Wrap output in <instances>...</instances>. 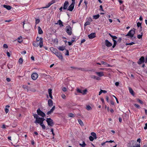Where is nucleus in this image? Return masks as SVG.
Instances as JSON below:
<instances>
[{
    "mask_svg": "<svg viewBox=\"0 0 147 147\" xmlns=\"http://www.w3.org/2000/svg\"><path fill=\"white\" fill-rule=\"evenodd\" d=\"M54 53L59 59L61 60L63 59V57L62 54L60 52L55 51V52Z\"/></svg>",
    "mask_w": 147,
    "mask_h": 147,
    "instance_id": "nucleus-6",
    "label": "nucleus"
},
{
    "mask_svg": "<svg viewBox=\"0 0 147 147\" xmlns=\"http://www.w3.org/2000/svg\"><path fill=\"white\" fill-rule=\"evenodd\" d=\"M65 30L66 32L70 36L72 34V28L70 25H68L67 26L65 27Z\"/></svg>",
    "mask_w": 147,
    "mask_h": 147,
    "instance_id": "nucleus-3",
    "label": "nucleus"
},
{
    "mask_svg": "<svg viewBox=\"0 0 147 147\" xmlns=\"http://www.w3.org/2000/svg\"><path fill=\"white\" fill-rule=\"evenodd\" d=\"M38 33L39 34H41L43 33V31L40 26L38 27Z\"/></svg>",
    "mask_w": 147,
    "mask_h": 147,
    "instance_id": "nucleus-23",
    "label": "nucleus"
},
{
    "mask_svg": "<svg viewBox=\"0 0 147 147\" xmlns=\"http://www.w3.org/2000/svg\"><path fill=\"white\" fill-rule=\"evenodd\" d=\"M145 61V59L144 57L143 56L141 57L139 59V61L138 62V64L140 65L142 63H144Z\"/></svg>",
    "mask_w": 147,
    "mask_h": 147,
    "instance_id": "nucleus-10",
    "label": "nucleus"
},
{
    "mask_svg": "<svg viewBox=\"0 0 147 147\" xmlns=\"http://www.w3.org/2000/svg\"><path fill=\"white\" fill-rule=\"evenodd\" d=\"M38 76V74L36 72L33 73L31 75V78L33 80H36Z\"/></svg>",
    "mask_w": 147,
    "mask_h": 147,
    "instance_id": "nucleus-8",
    "label": "nucleus"
},
{
    "mask_svg": "<svg viewBox=\"0 0 147 147\" xmlns=\"http://www.w3.org/2000/svg\"><path fill=\"white\" fill-rule=\"evenodd\" d=\"M134 44H135V43H134V42H131L129 43H126V45H133Z\"/></svg>",
    "mask_w": 147,
    "mask_h": 147,
    "instance_id": "nucleus-44",
    "label": "nucleus"
},
{
    "mask_svg": "<svg viewBox=\"0 0 147 147\" xmlns=\"http://www.w3.org/2000/svg\"><path fill=\"white\" fill-rule=\"evenodd\" d=\"M40 20L38 19H36V20L35 24H38L40 22Z\"/></svg>",
    "mask_w": 147,
    "mask_h": 147,
    "instance_id": "nucleus-41",
    "label": "nucleus"
},
{
    "mask_svg": "<svg viewBox=\"0 0 147 147\" xmlns=\"http://www.w3.org/2000/svg\"><path fill=\"white\" fill-rule=\"evenodd\" d=\"M51 3V5H52L53 4L55 3V1L54 0H53L51 2H50Z\"/></svg>",
    "mask_w": 147,
    "mask_h": 147,
    "instance_id": "nucleus-58",
    "label": "nucleus"
},
{
    "mask_svg": "<svg viewBox=\"0 0 147 147\" xmlns=\"http://www.w3.org/2000/svg\"><path fill=\"white\" fill-rule=\"evenodd\" d=\"M57 49L61 51H63L65 49V47L64 46H59Z\"/></svg>",
    "mask_w": 147,
    "mask_h": 147,
    "instance_id": "nucleus-15",
    "label": "nucleus"
},
{
    "mask_svg": "<svg viewBox=\"0 0 147 147\" xmlns=\"http://www.w3.org/2000/svg\"><path fill=\"white\" fill-rule=\"evenodd\" d=\"M48 103L49 106L51 107L53 105V101L51 99H49L48 101Z\"/></svg>",
    "mask_w": 147,
    "mask_h": 147,
    "instance_id": "nucleus-16",
    "label": "nucleus"
},
{
    "mask_svg": "<svg viewBox=\"0 0 147 147\" xmlns=\"http://www.w3.org/2000/svg\"><path fill=\"white\" fill-rule=\"evenodd\" d=\"M135 33V31L134 30L131 29L128 32L127 34L125 35V36H129L131 38L133 37V38H136V37L134 36V35Z\"/></svg>",
    "mask_w": 147,
    "mask_h": 147,
    "instance_id": "nucleus-2",
    "label": "nucleus"
},
{
    "mask_svg": "<svg viewBox=\"0 0 147 147\" xmlns=\"http://www.w3.org/2000/svg\"><path fill=\"white\" fill-rule=\"evenodd\" d=\"M19 63L21 64H22L23 62V60L22 58H20L19 59L18 61Z\"/></svg>",
    "mask_w": 147,
    "mask_h": 147,
    "instance_id": "nucleus-31",
    "label": "nucleus"
},
{
    "mask_svg": "<svg viewBox=\"0 0 147 147\" xmlns=\"http://www.w3.org/2000/svg\"><path fill=\"white\" fill-rule=\"evenodd\" d=\"M50 50L51 51H54L55 52V51H56V50H55V49L53 47H51L50 48Z\"/></svg>",
    "mask_w": 147,
    "mask_h": 147,
    "instance_id": "nucleus-56",
    "label": "nucleus"
},
{
    "mask_svg": "<svg viewBox=\"0 0 147 147\" xmlns=\"http://www.w3.org/2000/svg\"><path fill=\"white\" fill-rule=\"evenodd\" d=\"M113 96L115 99V100H116V102H117V103H118L119 102V101L118 100L117 98L114 95H113Z\"/></svg>",
    "mask_w": 147,
    "mask_h": 147,
    "instance_id": "nucleus-52",
    "label": "nucleus"
},
{
    "mask_svg": "<svg viewBox=\"0 0 147 147\" xmlns=\"http://www.w3.org/2000/svg\"><path fill=\"white\" fill-rule=\"evenodd\" d=\"M69 5V2L68 1H65L64 3L63 7V9L64 10H66L68 9V7Z\"/></svg>",
    "mask_w": 147,
    "mask_h": 147,
    "instance_id": "nucleus-9",
    "label": "nucleus"
},
{
    "mask_svg": "<svg viewBox=\"0 0 147 147\" xmlns=\"http://www.w3.org/2000/svg\"><path fill=\"white\" fill-rule=\"evenodd\" d=\"M141 23H140V22H138L137 24V26L138 27H140L141 28Z\"/></svg>",
    "mask_w": 147,
    "mask_h": 147,
    "instance_id": "nucleus-35",
    "label": "nucleus"
},
{
    "mask_svg": "<svg viewBox=\"0 0 147 147\" xmlns=\"http://www.w3.org/2000/svg\"><path fill=\"white\" fill-rule=\"evenodd\" d=\"M86 109L88 110H89L92 109L91 107L89 105H88L86 106Z\"/></svg>",
    "mask_w": 147,
    "mask_h": 147,
    "instance_id": "nucleus-42",
    "label": "nucleus"
},
{
    "mask_svg": "<svg viewBox=\"0 0 147 147\" xmlns=\"http://www.w3.org/2000/svg\"><path fill=\"white\" fill-rule=\"evenodd\" d=\"M9 111V109L7 108H6L5 109V112L6 113H7Z\"/></svg>",
    "mask_w": 147,
    "mask_h": 147,
    "instance_id": "nucleus-55",
    "label": "nucleus"
},
{
    "mask_svg": "<svg viewBox=\"0 0 147 147\" xmlns=\"http://www.w3.org/2000/svg\"><path fill=\"white\" fill-rule=\"evenodd\" d=\"M104 72L103 71H100L99 72H96V74L98 76L100 77H102L104 76Z\"/></svg>",
    "mask_w": 147,
    "mask_h": 147,
    "instance_id": "nucleus-17",
    "label": "nucleus"
},
{
    "mask_svg": "<svg viewBox=\"0 0 147 147\" xmlns=\"http://www.w3.org/2000/svg\"><path fill=\"white\" fill-rule=\"evenodd\" d=\"M58 24L60 27H61L63 26L62 22L60 20H58L57 23H56V24Z\"/></svg>",
    "mask_w": 147,
    "mask_h": 147,
    "instance_id": "nucleus-18",
    "label": "nucleus"
},
{
    "mask_svg": "<svg viewBox=\"0 0 147 147\" xmlns=\"http://www.w3.org/2000/svg\"><path fill=\"white\" fill-rule=\"evenodd\" d=\"M52 89H48V91L49 94H52Z\"/></svg>",
    "mask_w": 147,
    "mask_h": 147,
    "instance_id": "nucleus-51",
    "label": "nucleus"
},
{
    "mask_svg": "<svg viewBox=\"0 0 147 147\" xmlns=\"http://www.w3.org/2000/svg\"><path fill=\"white\" fill-rule=\"evenodd\" d=\"M37 114L41 116H42V117H45L46 115L39 108H38L37 110Z\"/></svg>",
    "mask_w": 147,
    "mask_h": 147,
    "instance_id": "nucleus-7",
    "label": "nucleus"
},
{
    "mask_svg": "<svg viewBox=\"0 0 147 147\" xmlns=\"http://www.w3.org/2000/svg\"><path fill=\"white\" fill-rule=\"evenodd\" d=\"M105 44L108 47H110L112 45V43L107 39L105 40Z\"/></svg>",
    "mask_w": 147,
    "mask_h": 147,
    "instance_id": "nucleus-11",
    "label": "nucleus"
},
{
    "mask_svg": "<svg viewBox=\"0 0 147 147\" xmlns=\"http://www.w3.org/2000/svg\"><path fill=\"white\" fill-rule=\"evenodd\" d=\"M41 126L42 127V128L43 129H45L46 128V127L45 126L43 125H42Z\"/></svg>",
    "mask_w": 147,
    "mask_h": 147,
    "instance_id": "nucleus-61",
    "label": "nucleus"
},
{
    "mask_svg": "<svg viewBox=\"0 0 147 147\" xmlns=\"http://www.w3.org/2000/svg\"><path fill=\"white\" fill-rule=\"evenodd\" d=\"M87 91V90L86 89H85L83 90L82 93L83 94H86V92Z\"/></svg>",
    "mask_w": 147,
    "mask_h": 147,
    "instance_id": "nucleus-50",
    "label": "nucleus"
},
{
    "mask_svg": "<svg viewBox=\"0 0 147 147\" xmlns=\"http://www.w3.org/2000/svg\"><path fill=\"white\" fill-rule=\"evenodd\" d=\"M91 135L94 137L95 139H96L97 138L96 134L94 132H92L91 133Z\"/></svg>",
    "mask_w": 147,
    "mask_h": 147,
    "instance_id": "nucleus-27",
    "label": "nucleus"
},
{
    "mask_svg": "<svg viewBox=\"0 0 147 147\" xmlns=\"http://www.w3.org/2000/svg\"><path fill=\"white\" fill-rule=\"evenodd\" d=\"M66 53L65 54V55L68 56L69 55V52L68 50L65 49Z\"/></svg>",
    "mask_w": 147,
    "mask_h": 147,
    "instance_id": "nucleus-46",
    "label": "nucleus"
},
{
    "mask_svg": "<svg viewBox=\"0 0 147 147\" xmlns=\"http://www.w3.org/2000/svg\"><path fill=\"white\" fill-rule=\"evenodd\" d=\"M90 22L87 21L84 24V26H86L87 25H89L90 24Z\"/></svg>",
    "mask_w": 147,
    "mask_h": 147,
    "instance_id": "nucleus-38",
    "label": "nucleus"
},
{
    "mask_svg": "<svg viewBox=\"0 0 147 147\" xmlns=\"http://www.w3.org/2000/svg\"><path fill=\"white\" fill-rule=\"evenodd\" d=\"M51 3L49 2L47 5L45 7H43L42 8L44 9V8H47L49 7L51 5Z\"/></svg>",
    "mask_w": 147,
    "mask_h": 147,
    "instance_id": "nucleus-29",
    "label": "nucleus"
},
{
    "mask_svg": "<svg viewBox=\"0 0 147 147\" xmlns=\"http://www.w3.org/2000/svg\"><path fill=\"white\" fill-rule=\"evenodd\" d=\"M100 11H104V10L103 9V8H102V5H100Z\"/></svg>",
    "mask_w": 147,
    "mask_h": 147,
    "instance_id": "nucleus-49",
    "label": "nucleus"
},
{
    "mask_svg": "<svg viewBox=\"0 0 147 147\" xmlns=\"http://www.w3.org/2000/svg\"><path fill=\"white\" fill-rule=\"evenodd\" d=\"M78 121L79 124L81 125H84V123L81 120V119H79L78 120Z\"/></svg>",
    "mask_w": 147,
    "mask_h": 147,
    "instance_id": "nucleus-33",
    "label": "nucleus"
},
{
    "mask_svg": "<svg viewBox=\"0 0 147 147\" xmlns=\"http://www.w3.org/2000/svg\"><path fill=\"white\" fill-rule=\"evenodd\" d=\"M55 109V106H54L49 111H48L47 113V114L48 115H49L51 113H52L53 111Z\"/></svg>",
    "mask_w": 147,
    "mask_h": 147,
    "instance_id": "nucleus-14",
    "label": "nucleus"
},
{
    "mask_svg": "<svg viewBox=\"0 0 147 147\" xmlns=\"http://www.w3.org/2000/svg\"><path fill=\"white\" fill-rule=\"evenodd\" d=\"M6 80L8 82H9L11 81V80L9 78H6Z\"/></svg>",
    "mask_w": 147,
    "mask_h": 147,
    "instance_id": "nucleus-63",
    "label": "nucleus"
},
{
    "mask_svg": "<svg viewBox=\"0 0 147 147\" xmlns=\"http://www.w3.org/2000/svg\"><path fill=\"white\" fill-rule=\"evenodd\" d=\"M121 40H122L121 38L120 37L119 38L117 42L120 43L121 42Z\"/></svg>",
    "mask_w": 147,
    "mask_h": 147,
    "instance_id": "nucleus-57",
    "label": "nucleus"
},
{
    "mask_svg": "<svg viewBox=\"0 0 147 147\" xmlns=\"http://www.w3.org/2000/svg\"><path fill=\"white\" fill-rule=\"evenodd\" d=\"M113 45L112 46V47L113 48H114L116 46L117 44V41L115 40H113Z\"/></svg>",
    "mask_w": 147,
    "mask_h": 147,
    "instance_id": "nucleus-30",
    "label": "nucleus"
},
{
    "mask_svg": "<svg viewBox=\"0 0 147 147\" xmlns=\"http://www.w3.org/2000/svg\"><path fill=\"white\" fill-rule=\"evenodd\" d=\"M134 106L138 109H140L141 108L140 106L138 104H134Z\"/></svg>",
    "mask_w": 147,
    "mask_h": 147,
    "instance_id": "nucleus-34",
    "label": "nucleus"
},
{
    "mask_svg": "<svg viewBox=\"0 0 147 147\" xmlns=\"http://www.w3.org/2000/svg\"><path fill=\"white\" fill-rule=\"evenodd\" d=\"M76 91L77 92L79 93H82V90L78 88H77L76 89Z\"/></svg>",
    "mask_w": 147,
    "mask_h": 147,
    "instance_id": "nucleus-40",
    "label": "nucleus"
},
{
    "mask_svg": "<svg viewBox=\"0 0 147 147\" xmlns=\"http://www.w3.org/2000/svg\"><path fill=\"white\" fill-rule=\"evenodd\" d=\"M100 17L99 14H98L97 15H94L93 16V18L95 19H98Z\"/></svg>",
    "mask_w": 147,
    "mask_h": 147,
    "instance_id": "nucleus-28",
    "label": "nucleus"
},
{
    "mask_svg": "<svg viewBox=\"0 0 147 147\" xmlns=\"http://www.w3.org/2000/svg\"><path fill=\"white\" fill-rule=\"evenodd\" d=\"M94 139H95L94 138L91 136H90L89 137V139L91 141H92L94 140Z\"/></svg>",
    "mask_w": 147,
    "mask_h": 147,
    "instance_id": "nucleus-37",
    "label": "nucleus"
},
{
    "mask_svg": "<svg viewBox=\"0 0 147 147\" xmlns=\"http://www.w3.org/2000/svg\"><path fill=\"white\" fill-rule=\"evenodd\" d=\"M142 34L141 35L139 34L138 35L137 37L138 39H140L142 38Z\"/></svg>",
    "mask_w": 147,
    "mask_h": 147,
    "instance_id": "nucleus-48",
    "label": "nucleus"
},
{
    "mask_svg": "<svg viewBox=\"0 0 147 147\" xmlns=\"http://www.w3.org/2000/svg\"><path fill=\"white\" fill-rule=\"evenodd\" d=\"M62 90L64 92H66L67 91V89L65 87H63L62 89Z\"/></svg>",
    "mask_w": 147,
    "mask_h": 147,
    "instance_id": "nucleus-54",
    "label": "nucleus"
},
{
    "mask_svg": "<svg viewBox=\"0 0 147 147\" xmlns=\"http://www.w3.org/2000/svg\"><path fill=\"white\" fill-rule=\"evenodd\" d=\"M22 38V37L21 36H20V37H19L18 38V42L19 43H21L22 41V40L21 38Z\"/></svg>",
    "mask_w": 147,
    "mask_h": 147,
    "instance_id": "nucleus-32",
    "label": "nucleus"
},
{
    "mask_svg": "<svg viewBox=\"0 0 147 147\" xmlns=\"http://www.w3.org/2000/svg\"><path fill=\"white\" fill-rule=\"evenodd\" d=\"M40 76L43 77H45L47 75L45 73H41L40 74Z\"/></svg>",
    "mask_w": 147,
    "mask_h": 147,
    "instance_id": "nucleus-36",
    "label": "nucleus"
},
{
    "mask_svg": "<svg viewBox=\"0 0 147 147\" xmlns=\"http://www.w3.org/2000/svg\"><path fill=\"white\" fill-rule=\"evenodd\" d=\"M43 39L42 38H40L39 39V41L35 43H33V45L35 47H38L39 46L40 48L42 47L43 46Z\"/></svg>",
    "mask_w": 147,
    "mask_h": 147,
    "instance_id": "nucleus-1",
    "label": "nucleus"
},
{
    "mask_svg": "<svg viewBox=\"0 0 147 147\" xmlns=\"http://www.w3.org/2000/svg\"><path fill=\"white\" fill-rule=\"evenodd\" d=\"M115 84L116 86H118L119 84V83L118 82H116Z\"/></svg>",
    "mask_w": 147,
    "mask_h": 147,
    "instance_id": "nucleus-64",
    "label": "nucleus"
},
{
    "mask_svg": "<svg viewBox=\"0 0 147 147\" xmlns=\"http://www.w3.org/2000/svg\"><path fill=\"white\" fill-rule=\"evenodd\" d=\"M33 116L34 118L36 119H37L39 117H38V115L36 114H34L33 115Z\"/></svg>",
    "mask_w": 147,
    "mask_h": 147,
    "instance_id": "nucleus-43",
    "label": "nucleus"
},
{
    "mask_svg": "<svg viewBox=\"0 0 147 147\" xmlns=\"http://www.w3.org/2000/svg\"><path fill=\"white\" fill-rule=\"evenodd\" d=\"M91 78L94 79H96L97 80H100V78L98 77H97L94 75H92L91 76Z\"/></svg>",
    "mask_w": 147,
    "mask_h": 147,
    "instance_id": "nucleus-25",
    "label": "nucleus"
},
{
    "mask_svg": "<svg viewBox=\"0 0 147 147\" xmlns=\"http://www.w3.org/2000/svg\"><path fill=\"white\" fill-rule=\"evenodd\" d=\"M109 35L112 38L113 40H114L115 39H117V37L115 36L112 35L111 34L109 33Z\"/></svg>",
    "mask_w": 147,
    "mask_h": 147,
    "instance_id": "nucleus-24",
    "label": "nucleus"
},
{
    "mask_svg": "<svg viewBox=\"0 0 147 147\" xmlns=\"http://www.w3.org/2000/svg\"><path fill=\"white\" fill-rule=\"evenodd\" d=\"M61 97L63 99H65L66 98V96L65 95L63 94H62L61 95Z\"/></svg>",
    "mask_w": 147,
    "mask_h": 147,
    "instance_id": "nucleus-47",
    "label": "nucleus"
},
{
    "mask_svg": "<svg viewBox=\"0 0 147 147\" xmlns=\"http://www.w3.org/2000/svg\"><path fill=\"white\" fill-rule=\"evenodd\" d=\"M46 121L48 125L51 127H52L54 125L53 120L51 118H47Z\"/></svg>",
    "mask_w": 147,
    "mask_h": 147,
    "instance_id": "nucleus-4",
    "label": "nucleus"
},
{
    "mask_svg": "<svg viewBox=\"0 0 147 147\" xmlns=\"http://www.w3.org/2000/svg\"><path fill=\"white\" fill-rule=\"evenodd\" d=\"M3 6L4 7L6 8L8 10H10L12 8L9 5H3Z\"/></svg>",
    "mask_w": 147,
    "mask_h": 147,
    "instance_id": "nucleus-19",
    "label": "nucleus"
},
{
    "mask_svg": "<svg viewBox=\"0 0 147 147\" xmlns=\"http://www.w3.org/2000/svg\"><path fill=\"white\" fill-rule=\"evenodd\" d=\"M68 116L70 117H73L74 116V115L72 113H70L68 115Z\"/></svg>",
    "mask_w": 147,
    "mask_h": 147,
    "instance_id": "nucleus-45",
    "label": "nucleus"
},
{
    "mask_svg": "<svg viewBox=\"0 0 147 147\" xmlns=\"http://www.w3.org/2000/svg\"><path fill=\"white\" fill-rule=\"evenodd\" d=\"M101 63L102 64L106 65L107 67H111V65L107 64L106 62H105L103 61H101Z\"/></svg>",
    "mask_w": 147,
    "mask_h": 147,
    "instance_id": "nucleus-22",
    "label": "nucleus"
},
{
    "mask_svg": "<svg viewBox=\"0 0 147 147\" xmlns=\"http://www.w3.org/2000/svg\"><path fill=\"white\" fill-rule=\"evenodd\" d=\"M3 47L4 48H8L7 45L6 44H4L3 46Z\"/></svg>",
    "mask_w": 147,
    "mask_h": 147,
    "instance_id": "nucleus-59",
    "label": "nucleus"
},
{
    "mask_svg": "<svg viewBox=\"0 0 147 147\" xmlns=\"http://www.w3.org/2000/svg\"><path fill=\"white\" fill-rule=\"evenodd\" d=\"M79 145L82 147H85L86 145V144H85L84 141H83L82 142V144L80 143Z\"/></svg>",
    "mask_w": 147,
    "mask_h": 147,
    "instance_id": "nucleus-26",
    "label": "nucleus"
},
{
    "mask_svg": "<svg viewBox=\"0 0 147 147\" xmlns=\"http://www.w3.org/2000/svg\"><path fill=\"white\" fill-rule=\"evenodd\" d=\"M74 4L73 3H71V4L69 6L67 10L69 11H72L74 9Z\"/></svg>",
    "mask_w": 147,
    "mask_h": 147,
    "instance_id": "nucleus-12",
    "label": "nucleus"
},
{
    "mask_svg": "<svg viewBox=\"0 0 147 147\" xmlns=\"http://www.w3.org/2000/svg\"><path fill=\"white\" fill-rule=\"evenodd\" d=\"M84 3L85 4V5H86V7H85V8L86 9H87V5L88 4V2L85 1H84Z\"/></svg>",
    "mask_w": 147,
    "mask_h": 147,
    "instance_id": "nucleus-53",
    "label": "nucleus"
},
{
    "mask_svg": "<svg viewBox=\"0 0 147 147\" xmlns=\"http://www.w3.org/2000/svg\"><path fill=\"white\" fill-rule=\"evenodd\" d=\"M128 89L129 92L132 95L134 96V93L132 89L130 87H129Z\"/></svg>",
    "mask_w": 147,
    "mask_h": 147,
    "instance_id": "nucleus-21",
    "label": "nucleus"
},
{
    "mask_svg": "<svg viewBox=\"0 0 147 147\" xmlns=\"http://www.w3.org/2000/svg\"><path fill=\"white\" fill-rule=\"evenodd\" d=\"M90 39H92L96 37V34L94 33H92L88 36Z\"/></svg>",
    "mask_w": 147,
    "mask_h": 147,
    "instance_id": "nucleus-13",
    "label": "nucleus"
},
{
    "mask_svg": "<svg viewBox=\"0 0 147 147\" xmlns=\"http://www.w3.org/2000/svg\"><path fill=\"white\" fill-rule=\"evenodd\" d=\"M137 101L138 102L141 104H143V102L141 100H140L139 99H137Z\"/></svg>",
    "mask_w": 147,
    "mask_h": 147,
    "instance_id": "nucleus-39",
    "label": "nucleus"
},
{
    "mask_svg": "<svg viewBox=\"0 0 147 147\" xmlns=\"http://www.w3.org/2000/svg\"><path fill=\"white\" fill-rule=\"evenodd\" d=\"M41 121V118L39 117L37 119H36L35 121L34 122L35 123H39Z\"/></svg>",
    "mask_w": 147,
    "mask_h": 147,
    "instance_id": "nucleus-20",
    "label": "nucleus"
},
{
    "mask_svg": "<svg viewBox=\"0 0 147 147\" xmlns=\"http://www.w3.org/2000/svg\"><path fill=\"white\" fill-rule=\"evenodd\" d=\"M136 141L134 140H131L127 144L128 147H135L136 144Z\"/></svg>",
    "mask_w": 147,
    "mask_h": 147,
    "instance_id": "nucleus-5",
    "label": "nucleus"
},
{
    "mask_svg": "<svg viewBox=\"0 0 147 147\" xmlns=\"http://www.w3.org/2000/svg\"><path fill=\"white\" fill-rule=\"evenodd\" d=\"M106 100L107 102H109V97L108 96H106Z\"/></svg>",
    "mask_w": 147,
    "mask_h": 147,
    "instance_id": "nucleus-60",
    "label": "nucleus"
},
{
    "mask_svg": "<svg viewBox=\"0 0 147 147\" xmlns=\"http://www.w3.org/2000/svg\"><path fill=\"white\" fill-rule=\"evenodd\" d=\"M144 129H147V123H145V126L144 127Z\"/></svg>",
    "mask_w": 147,
    "mask_h": 147,
    "instance_id": "nucleus-62",
    "label": "nucleus"
}]
</instances>
